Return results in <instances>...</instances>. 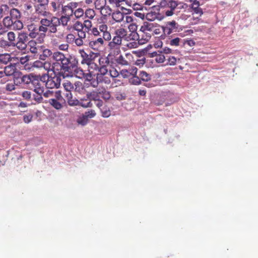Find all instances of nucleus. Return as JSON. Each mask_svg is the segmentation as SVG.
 Here are the masks:
<instances>
[{"label": "nucleus", "mask_w": 258, "mask_h": 258, "mask_svg": "<svg viewBox=\"0 0 258 258\" xmlns=\"http://www.w3.org/2000/svg\"><path fill=\"white\" fill-rule=\"evenodd\" d=\"M61 79L59 76L55 75L54 77H48L45 83L47 88H58L60 85Z\"/></svg>", "instance_id": "9d476101"}, {"label": "nucleus", "mask_w": 258, "mask_h": 258, "mask_svg": "<svg viewBox=\"0 0 258 258\" xmlns=\"http://www.w3.org/2000/svg\"><path fill=\"white\" fill-rule=\"evenodd\" d=\"M110 61L109 58V55L108 56H101L99 59V63L100 65L99 70H101L102 69L104 71H108V67L110 64Z\"/></svg>", "instance_id": "2eb2a0df"}, {"label": "nucleus", "mask_w": 258, "mask_h": 258, "mask_svg": "<svg viewBox=\"0 0 258 258\" xmlns=\"http://www.w3.org/2000/svg\"><path fill=\"white\" fill-rule=\"evenodd\" d=\"M58 49L61 51H68L69 48V44L67 43H63L59 44L57 47Z\"/></svg>", "instance_id": "69168bd1"}, {"label": "nucleus", "mask_w": 258, "mask_h": 258, "mask_svg": "<svg viewBox=\"0 0 258 258\" xmlns=\"http://www.w3.org/2000/svg\"><path fill=\"white\" fill-rule=\"evenodd\" d=\"M94 4L96 9L100 10L106 5V0H94Z\"/></svg>", "instance_id": "72a5a7b5"}, {"label": "nucleus", "mask_w": 258, "mask_h": 258, "mask_svg": "<svg viewBox=\"0 0 258 258\" xmlns=\"http://www.w3.org/2000/svg\"><path fill=\"white\" fill-rule=\"evenodd\" d=\"M32 99L34 100L36 103H40L42 102L43 101V97L42 95L37 94L36 93H34L32 95Z\"/></svg>", "instance_id": "6e6d98bb"}, {"label": "nucleus", "mask_w": 258, "mask_h": 258, "mask_svg": "<svg viewBox=\"0 0 258 258\" xmlns=\"http://www.w3.org/2000/svg\"><path fill=\"white\" fill-rule=\"evenodd\" d=\"M108 29V26L104 23L99 25L98 27H93L91 34L97 38L89 41V47L94 50L98 51L104 46L105 41H110L112 37Z\"/></svg>", "instance_id": "f257e3e1"}, {"label": "nucleus", "mask_w": 258, "mask_h": 258, "mask_svg": "<svg viewBox=\"0 0 258 258\" xmlns=\"http://www.w3.org/2000/svg\"><path fill=\"white\" fill-rule=\"evenodd\" d=\"M50 5L52 8V11L55 12L59 10L61 4L58 2H52Z\"/></svg>", "instance_id": "0e129e2a"}, {"label": "nucleus", "mask_w": 258, "mask_h": 258, "mask_svg": "<svg viewBox=\"0 0 258 258\" xmlns=\"http://www.w3.org/2000/svg\"><path fill=\"white\" fill-rule=\"evenodd\" d=\"M55 66V63H53V65L51 66L49 62L45 61L43 63L42 68L48 72H49L50 70H53V71L54 72V68Z\"/></svg>", "instance_id": "ea45409f"}, {"label": "nucleus", "mask_w": 258, "mask_h": 258, "mask_svg": "<svg viewBox=\"0 0 258 258\" xmlns=\"http://www.w3.org/2000/svg\"><path fill=\"white\" fill-rule=\"evenodd\" d=\"M86 64L88 66V70L89 72L87 75V79L89 80V78H92V75L95 71H99V67L97 63L94 62V59H92L90 62L87 63Z\"/></svg>", "instance_id": "dca6fc26"}, {"label": "nucleus", "mask_w": 258, "mask_h": 258, "mask_svg": "<svg viewBox=\"0 0 258 258\" xmlns=\"http://www.w3.org/2000/svg\"><path fill=\"white\" fill-rule=\"evenodd\" d=\"M22 96L27 100H30L32 97L31 93L29 91H23L22 93Z\"/></svg>", "instance_id": "774afa93"}, {"label": "nucleus", "mask_w": 258, "mask_h": 258, "mask_svg": "<svg viewBox=\"0 0 258 258\" xmlns=\"http://www.w3.org/2000/svg\"><path fill=\"white\" fill-rule=\"evenodd\" d=\"M65 97L69 105L75 106L78 104L79 101L77 99L73 98V95L71 92H67L65 95Z\"/></svg>", "instance_id": "4be33fe9"}, {"label": "nucleus", "mask_w": 258, "mask_h": 258, "mask_svg": "<svg viewBox=\"0 0 258 258\" xmlns=\"http://www.w3.org/2000/svg\"><path fill=\"white\" fill-rule=\"evenodd\" d=\"M201 17V16H199L198 15H192V17L190 18L189 20L190 24L196 25L202 22Z\"/></svg>", "instance_id": "c03bdc74"}, {"label": "nucleus", "mask_w": 258, "mask_h": 258, "mask_svg": "<svg viewBox=\"0 0 258 258\" xmlns=\"http://www.w3.org/2000/svg\"><path fill=\"white\" fill-rule=\"evenodd\" d=\"M76 36L73 33H69L66 37L67 42L68 44H74L76 40Z\"/></svg>", "instance_id": "603ef678"}, {"label": "nucleus", "mask_w": 258, "mask_h": 258, "mask_svg": "<svg viewBox=\"0 0 258 258\" xmlns=\"http://www.w3.org/2000/svg\"><path fill=\"white\" fill-rule=\"evenodd\" d=\"M27 46L29 47L30 51L33 54H36L38 52V48L37 47V42L34 40H31L28 41Z\"/></svg>", "instance_id": "5701e85b"}, {"label": "nucleus", "mask_w": 258, "mask_h": 258, "mask_svg": "<svg viewBox=\"0 0 258 258\" xmlns=\"http://www.w3.org/2000/svg\"><path fill=\"white\" fill-rule=\"evenodd\" d=\"M62 85L65 90H66L68 92H71V91H73L74 89V84L72 83L69 81H66L62 84Z\"/></svg>", "instance_id": "f704fd0d"}, {"label": "nucleus", "mask_w": 258, "mask_h": 258, "mask_svg": "<svg viewBox=\"0 0 258 258\" xmlns=\"http://www.w3.org/2000/svg\"><path fill=\"white\" fill-rule=\"evenodd\" d=\"M114 34L120 38L123 39L126 41L132 40L127 30L124 28L119 27L115 30Z\"/></svg>", "instance_id": "4468645a"}, {"label": "nucleus", "mask_w": 258, "mask_h": 258, "mask_svg": "<svg viewBox=\"0 0 258 258\" xmlns=\"http://www.w3.org/2000/svg\"><path fill=\"white\" fill-rule=\"evenodd\" d=\"M98 94L101 96L102 98L106 100H109L111 97L110 92L106 90L105 89H103L102 90L99 91Z\"/></svg>", "instance_id": "37998d69"}, {"label": "nucleus", "mask_w": 258, "mask_h": 258, "mask_svg": "<svg viewBox=\"0 0 258 258\" xmlns=\"http://www.w3.org/2000/svg\"><path fill=\"white\" fill-rule=\"evenodd\" d=\"M130 82L134 85H139L141 84V79L139 76L133 75L130 79Z\"/></svg>", "instance_id": "3c124183"}, {"label": "nucleus", "mask_w": 258, "mask_h": 258, "mask_svg": "<svg viewBox=\"0 0 258 258\" xmlns=\"http://www.w3.org/2000/svg\"><path fill=\"white\" fill-rule=\"evenodd\" d=\"M73 28L77 32L83 30L84 28L82 25V23L80 21H76L74 25Z\"/></svg>", "instance_id": "e2e57ef3"}, {"label": "nucleus", "mask_w": 258, "mask_h": 258, "mask_svg": "<svg viewBox=\"0 0 258 258\" xmlns=\"http://www.w3.org/2000/svg\"><path fill=\"white\" fill-rule=\"evenodd\" d=\"M8 39L10 41L12 46H13V43L15 42L16 35L13 32H9L7 34Z\"/></svg>", "instance_id": "4d7b16f0"}, {"label": "nucleus", "mask_w": 258, "mask_h": 258, "mask_svg": "<svg viewBox=\"0 0 258 258\" xmlns=\"http://www.w3.org/2000/svg\"><path fill=\"white\" fill-rule=\"evenodd\" d=\"M21 82L25 84H29L32 82L31 77L30 75H24L21 78Z\"/></svg>", "instance_id": "bf43d9fd"}, {"label": "nucleus", "mask_w": 258, "mask_h": 258, "mask_svg": "<svg viewBox=\"0 0 258 258\" xmlns=\"http://www.w3.org/2000/svg\"><path fill=\"white\" fill-rule=\"evenodd\" d=\"M138 69L135 67H130L128 69H123L120 71V76L123 78H132L137 75Z\"/></svg>", "instance_id": "ddd939ff"}, {"label": "nucleus", "mask_w": 258, "mask_h": 258, "mask_svg": "<svg viewBox=\"0 0 258 258\" xmlns=\"http://www.w3.org/2000/svg\"><path fill=\"white\" fill-rule=\"evenodd\" d=\"M84 11L82 8H79L74 11L73 15L77 19H79L84 15Z\"/></svg>", "instance_id": "a18cd8bd"}, {"label": "nucleus", "mask_w": 258, "mask_h": 258, "mask_svg": "<svg viewBox=\"0 0 258 258\" xmlns=\"http://www.w3.org/2000/svg\"><path fill=\"white\" fill-rule=\"evenodd\" d=\"M16 71V68L14 64H10L6 66L4 69V73L7 76H10L13 75Z\"/></svg>", "instance_id": "b1692460"}, {"label": "nucleus", "mask_w": 258, "mask_h": 258, "mask_svg": "<svg viewBox=\"0 0 258 258\" xmlns=\"http://www.w3.org/2000/svg\"><path fill=\"white\" fill-rule=\"evenodd\" d=\"M74 10L72 9L71 5L62 6V13L64 16L71 17L73 15Z\"/></svg>", "instance_id": "a878e982"}, {"label": "nucleus", "mask_w": 258, "mask_h": 258, "mask_svg": "<svg viewBox=\"0 0 258 258\" xmlns=\"http://www.w3.org/2000/svg\"><path fill=\"white\" fill-rule=\"evenodd\" d=\"M167 64L170 66H174L176 64L177 59L175 56H169L167 59Z\"/></svg>", "instance_id": "338daca9"}, {"label": "nucleus", "mask_w": 258, "mask_h": 258, "mask_svg": "<svg viewBox=\"0 0 258 258\" xmlns=\"http://www.w3.org/2000/svg\"><path fill=\"white\" fill-rule=\"evenodd\" d=\"M11 60V55L8 53L0 54V61L4 64H7Z\"/></svg>", "instance_id": "a19ab883"}, {"label": "nucleus", "mask_w": 258, "mask_h": 258, "mask_svg": "<svg viewBox=\"0 0 258 258\" xmlns=\"http://www.w3.org/2000/svg\"><path fill=\"white\" fill-rule=\"evenodd\" d=\"M101 14L104 17H107L110 16L112 14V10L108 5H105L100 10Z\"/></svg>", "instance_id": "cd10ccee"}, {"label": "nucleus", "mask_w": 258, "mask_h": 258, "mask_svg": "<svg viewBox=\"0 0 258 258\" xmlns=\"http://www.w3.org/2000/svg\"><path fill=\"white\" fill-rule=\"evenodd\" d=\"M40 24L42 29L41 37H46L47 32L50 34H55L57 32V24L55 19V16L52 15L49 13L45 11L43 14V17L39 18Z\"/></svg>", "instance_id": "7ed1b4c3"}, {"label": "nucleus", "mask_w": 258, "mask_h": 258, "mask_svg": "<svg viewBox=\"0 0 258 258\" xmlns=\"http://www.w3.org/2000/svg\"><path fill=\"white\" fill-rule=\"evenodd\" d=\"M108 74L110 78L114 79V78L119 77L120 76V72H118L114 68L108 69Z\"/></svg>", "instance_id": "c9c22d12"}, {"label": "nucleus", "mask_w": 258, "mask_h": 258, "mask_svg": "<svg viewBox=\"0 0 258 258\" xmlns=\"http://www.w3.org/2000/svg\"><path fill=\"white\" fill-rule=\"evenodd\" d=\"M75 91L80 94H84L85 92V88L84 85L80 81H77L74 84Z\"/></svg>", "instance_id": "393cba45"}, {"label": "nucleus", "mask_w": 258, "mask_h": 258, "mask_svg": "<svg viewBox=\"0 0 258 258\" xmlns=\"http://www.w3.org/2000/svg\"><path fill=\"white\" fill-rule=\"evenodd\" d=\"M13 21L14 20L11 17L7 16L3 20V24L5 27L11 29Z\"/></svg>", "instance_id": "4c0bfd02"}, {"label": "nucleus", "mask_w": 258, "mask_h": 258, "mask_svg": "<svg viewBox=\"0 0 258 258\" xmlns=\"http://www.w3.org/2000/svg\"><path fill=\"white\" fill-rule=\"evenodd\" d=\"M44 91V87L43 86H41L39 83H37V85L35 87L34 89V92L37 94H40L42 95Z\"/></svg>", "instance_id": "864d4df0"}, {"label": "nucleus", "mask_w": 258, "mask_h": 258, "mask_svg": "<svg viewBox=\"0 0 258 258\" xmlns=\"http://www.w3.org/2000/svg\"><path fill=\"white\" fill-rule=\"evenodd\" d=\"M102 116L104 118H107L111 115V110L107 107H103L101 109Z\"/></svg>", "instance_id": "49530a36"}, {"label": "nucleus", "mask_w": 258, "mask_h": 258, "mask_svg": "<svg viewBox=\"0 0 258 258\" xmlns=\"http://www.w3.org/2000/svg\"><path fill=\"white\" fill-rule=\"evenodd\" d=\"M155 28V26L154 24L149 22H144L140 28V32L147 31L153 33Z\"/></svg>", "instance_id": "aec40b11"}, {"label": "nucleus", "mask_w": 258, "mask_h": 258, "mask_svg": "<svg viewBox=\"0 0 258 258\" xmlns=\"http://www.w3.org/2000/svg\"><path fill=\"white\" fill-rule=\"evenodd\" d=\"M116 61L118 64L122 66H127L129 64L128 62L124 58V57L122 55H119L116 59Z\"/></svg>", "instance_id": "de8ad7c7"}, {"label": "nucleus", "mask_w": 258, "mask_h": 258, "mask_svg": "<svg viewBox=\"0 0 258 258\" xmlns=\"http://www.w3.org/2000/svg\"><path fill=\"white\" fill-rule=\"evenodd\" d=\"M55 19L58 27L60 25L63 27H66L68 25V23L71 21V17L62 15L60 18H58L55 16Z\"/></svg>", "instance_id": "6ab92c4d"}, {"label": "nucleus", "mask_w": 258, "mask_h": 258, "mask_svg": "<svg viewBox=\"0 0 258 258\" xmlns=\"http://www.w3.org/2000/svg\"><path fill=\"white\" fill-rule=\"evenodd\" d=\"M96 115V112L94 110L91 109L85 112L84 117L86 118H92Z\"/></svg>", "instance_id": "5fc2aeb1"}, {"label": "nucleus", "mask_w": 258, "mask_h": 258, "mask_svg": "<svg viewBox=\"0 0 258 258\" xmlns=\"http://www.w3.org/2000/svg\"><path fill=\"white\" fill-rule=\"evenodd\" d=\"M23 28V23L18 20H15L13 21V24L12 25L11 29L15 30H20Z\"/></svg>", "instance_id": "7c9ffc66"}, {"label": "nucleus", "mask_w": 258, "mask_h": 258, "mask_svg": "<svg viewBox=\"0 0 258 258\" xmlns=\"http://www.w3.org/2000/svg\"><path fill=\"white\" fill-rule=\"evenodd\" d=\"M83 28L85 29L86 32L91 31L92 29V23L90 20H85L82 23Z\"/></svg>", "instance_id": "58836bf2"}, {"label": "nucleus", "mask_w": 258, "mask_h": 258, "mask_svg": "<svg viewBox=\"0 0 258 258\" xmlns=\"http://www.w3.org/2000/svg\"><path fill=\"white\" fill-rule=\"evenodd\" d=\"M178 27L179 25L175 20L169 21L166 23V26L164 28V32L167 34L169 35L173 32H176Z\"/></svg>", "instance_id": "f8f14e48"}, {"label": "nucleus", "mask_w": 258, "mask_h": 258, "mask_svg": "<svg viewBox=\"0 0 258 258\" xmlns=\"http://www.w3.org/2000/svg\"><path fill=\"white\" fill-rule=\"evenodd\" d=\"M139 42L141 44L147 42L151 38L153 33L150 32H140Z\"/></svg>", "instance_id": "a211bd4d"}, {"label": "nucleus", "mask_w": 258, "mask_h": 258, "mask_svg": "<svg viewBox=\"0 0 258 258\" xmlns=\"http://www.w3.org/2000/svg\"><path fill=\"white\" fill-rule=\"evenodd\" d=\"M9 9L7 5H3L0 7V19L5 15L8 14Z\"/></svg>", "instance_id": "79ce46f5"}, {"label": "nucleus", "mask_w": 258, "mask_h": 258, "mask_svg": "<svg viewBox=\"0 0 258 258\" xmlns=\"http://www.w3.org/2000/svg\"><path fill=\"white\" fill-rule=\"evenodd\" d=\"M89 97L91 98V99H94L96 102V105L100 108V107L102 106L103 105V101L101 100H99V99H96L95 97V94L94 93H90Z\"/></svg>", "instance_id": "680f3d73"}, {"label": "nucleus", "mask_w": 258, "mask_h": 258, "mask_svg": "<svg viewBox=\"0 0 258 258\" xmlns=\"http://www.w3.org/2000/svg\"><path fill=\"white\" fill-rule=\"evenodd\" d=\"M17 39V42L13 43V46H16L20 50H25L27 47V42L28 40V34L25 32L19 33Z\"/></svg>", "instance_id": "6e6552de"}, {"label": "nucleus", "mask_w": 258, "mask_h": 258, "mask_svg": "<svg viewBox=\"0 0 258 258\" xmlns=\"http://www.w3.org/2000/svg\"><path fill=\"white\" fill-rule=\"evenodd\" d=\"M53 53L49 49H44L43 50L42 52L39 55V59L42 60H45L47 58H48L51 55L52 56Z\"/></svg>", "instance_id": "c85d7f7f"}, {"label": "nucleus", "mask_w": 258, "mask_h": 258, "mask_svg": "<svg viewBox=\"0 0 258 258\" xmlns=\"http://www.w3.org/2000/svg\"><path fill=\"white\" fill-rule=\"evenodd\" d=\"M130 33L128 34L131 39L133 40H137L139 38V35L136 32L137 26L136 24L132 23L128 26Z\"/></svg>", "instance_id": "f3484780"}, {"label": "nucleus", "mask_w": 258, "mask_h": 258, "mask_svg": "<svg viewBox=\"0 0 258 258\" xmlns=\"http://www.w3.org/2000/svg\"><path fill=\"white\" fill-rule=\"evenodd\" d=\"M55 36L58 39L56 38L52 39L51 43L53 46L57 47L60 44L59 40L63 39L64 38L65 34L63 32H58Z\"/></svg>", "instance_id": "bb28decb"}, {"label": "nucleus", "mask_w": 258, "mask_h": 258, "mask_svg": "<svg viewBox=\"0 0 258 258\" xmlns=\"http://www.w3.org/2000/svg\"><path fill=\"white\" fill-rule=\"evenodd\" d=\"M122 39L115 35L112 39L109 41L108 48L114 54H118L120 52V48L122 45Z\"/></svg>", "instance_id": "0eeeda50"}, {"label": "nucleus", "mask_w": 258, "mask_h": 258, "mask_svg": "<svg viewBox=\"0 0 258 258\" xmlns=\"http://www.w3.org/2000/svg\"><path fill=\"white\" fill-rule=\"evenodd\" d=\"M190 12L191 13L192 15H198L199 16H202L203 14V12L202 9L200 8H193V9H191Z\"/></svg>", "instance_id": "09e8293b"}, {"label": "nucleus", "mask_w": 258, "mask_h": 258, "mask_svg": "<svg viewBox=\"0 0 258 258\" xmlns=\"http://www.w3.org/2000/svg\"><path fill=\"white\" fill-rule=\"evenodd\" d=\"M183 40L180 38L176 37L172 38L169 41L168 44L171 46H178L182 44Z\"/></svg>", "instance_id": "c756f323"}, {"label": "nucleus", "mask_w": 258, "mask_h": 258, "mask_svg": "<svg viewBox=\"0 0 258 258\" xmlns=\"http://www.w3.org/2000/svg\"><path fill=\"white\" fill-rule=\"evenodd\" d=\"M165 56L160 51L159 54L155 58V61L158 63H163L165 61Z\"/></svg>", "instance_id": "8fccbe9b"}, {"label": "nucleus", "mask_w": 258, "mask_h": 258, "mask_svg": "<svg viewBox=\"0 0 258 258\" xmlns=\"http://www.w3.org/2000/svg\"><path fill=\"white\" fill-rule=\"evenodd\" d=\"M77 37L78 39H80L81 41L84 40L87 37V34L86 30H82L77 32Z\"/></svg>", "instance_id": "13d9d810"}, {"label": "nucleus", "mask_w": 258, "mask_h": 258, "mask_svg": "<svg viewBox=\"0 0 258 258\" xmlns=\"http://www.w3.org/2000/svg\"><path fill=\"white\" fill-rule=\"evenodd\" d=\"M97 80L100 84L109 85L111 83V79L108 74V71L102 69L97 74Z\"/></svg>", "instance_id": "9b49d317"}, {"label": "nucleus", "mask_w": 258, "mask_h": 258, "mask_svg": "<svg viewBox=\"0 0 258 258\" xmlns=\"http://www.w3.org/2000/svg\"><path fill=\"white\" fill-rule=\"evenodd\" d=\"M141 80L143 81L148 82L151 80V75L148 74L145 71H142L140 72L139 75Z\"/></svg>", "instance_id": "e433bc0d"}, {"label": "nucleus", "mask_w": 258, "mask_h": 258, "mask_svg": "<svg viewBox=\"0 0 258 258\" xmlns=\"http://www.w3.org/2000/svg\"><path fill=\"white\" fill-rule=\"evenodd\" d=\"M54 97L50 98L48 103L56 110H60L66 104V100L62 96L60 91H56Z\"/></svg>", "instance_id": "423d86ee"}, {"label": "nucleus", "mask_w": 258, "mask_h": 258, "mask_svg": "<svg viewBox=\"0 0 258 258\" xmlns=\"http://www.w3.org/2000/svg\"><path fill=\"white\" fill-rule=\"evenodd\" d=\"M111 16L113 20L118 23H120L122 21L124 17V14L119 10L115 11L113 12Z\"/></svg>", "instance_id": "412c9836"}, {"label": "nucleus", "mask_w": 258, "mask_h": 258, "mask_svg": "<svg viewBox=\"0 0 258 258\" xmlns=\"http://www.w3.org/2000/svg\"><path fill=\"white\" fill-rule=\"evenodd\" d=\"M52 58L55 61L56 66L60 65L61 69L65 73H72L77 67L78 60L72 55L66 56L62 52L57 51L53 53Z\"/></svg>", "instance_id": "f03ea898"}, {"label": "nucleus", "mask_w": 258, "mask_h": 258, "mask_svg": "<svg viewBox=\"0 0 258 258\" xmlns=\"http://www.w3.org/2000/svg\"><path fill=\"white\" fill-rule=\"evenodd\" d=\"M180 3L175 0H161L158 7L162 14L166 17L172 16Z\"/></svg>", "instance_id": "20e7f679"}, {"label": "nucleus", "mask_w": 258, "mask_h": 258, "mask_svg": "<svg viewBox=\"0 0 258 258\" xmlns=\"http://www.w3.org/2000/svg\"><path fill=\"white\" fill-rule=\"evenodd\" d=\"M29 32L28 36L32 39L37 38V41L40 43L44 42V37H41L42 29H41V24L37 25L35 23L31 22L27 25Z\"/></svg>", "instance_id": "39448f33"}, {"label": "nucleus", "mask_w": 258, "mask_h": 258, "mask_svg": "<svg viewBox=\"0 0 258 258\" xmlns=\"http://www.w3.org/2000/svg\"><path fill=\"white\" fill-rule=\"evenodd\" d=\"M78 52L82 58V64L89 63L92 59H94L99 55V53L93 52H91L90 54H87L84 49H79Z\"/></svg>", "instance_id": "1a4fd4ad"}, {"label": "nucleus", "mask_w": 258, "mask_h": 258, "mask_svg": "<svg viewBox=\"0 0 258 258\" xmlns=\"http://www.w3.org/2000/svg\"><path fill=\"white\" fill-rule=\"evenodd\" d=\"M17 59L19 61V62L22 64H26L30 59V56L29 55H25L24 56L22 57H17Z\"/></svg>", "instance_id": "052dcab7"}, {"label": "nucleus", "mask_w": 258, "mask_h": 258, "mask_svg": "<svg viewBox=\"0 0 258 258\" xmlns=\"http://www.w3.org/2000/svg\"><path fill=\"white\" fill-rule=\"evenodd\" d=\"M84 13L85 17L90 20H93L96 16V13L93 9L88 8L86 10Z\"/></svg>", "instance_id": "2f4dec72"}, {"label": "nucleus", "mask_w": 258, "mask_h": 258, "mask_svg": "<svg viewBox=\"0 0 258 258\" xmlns=\"http://www.w3.org/2000/svg\"><path fill=\"white\" fill-rule=\"evenodd\" d=\"M10 17L14 20H18L21 17V13L17 9H12L10 11Z\"/></svg>", "instance_id": "473e14b6"}]
</instances>
